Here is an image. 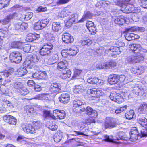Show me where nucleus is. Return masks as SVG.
I'll return each instance as SVG.
<instances>
[{"label":"nucleus","instance_id":"obj_1","mask_svg":"<svg viewBox=\"0 0 147 147\" xmlns=\"http://www.w3.org/2000/svg\"><path fill=\"white\" fill-rule=\"evenodd\" d=\"M141 47H129V49L132 52L137 53L135 56L132 55L129 56L127 58L126 61L127 63H133L134 62L137 63L142 61L144 59V56L140 53H139L141 49Z\"/></svg>","mask_w":147,"mask_h":147},{"label":"nucleus","instance_id":"obj_2","mask_svg":"<svg viewBox=\"0 0 147 147\" xmlns=\"http://www.w3.org/2000/svg\"><path fill=\"white\" fill-rule=\"evenodd\" d=\"M86 107V105L84 102H82L79 99L74 100L73 102V108L75 111L84 112Z\"/></svg>","mask_w":147,"mask_h":147},{"label":"nucleus","instance_id":"obj_3","mask_svg":"<svg viewBox=\"0 0 147 147\" xmlns=\"http://www.w3.org/2000/svg\"><path fill=\"white\" fill-rule=\"evenodd\" d=\"M119 5V6L121 7V11L124 13H129L131 12L137 13L136 9L134 5H133L127 3L126 5V3H122Z\"/></svg>","mask_w":147,"mask_h":147},{"label":"nucleus","instance_id":"obj_4","mask_svg":"<svg viewBox=\"0 0 147 147\" xmlns=\"http://www.w3.org/2000/svg\"><path fill=\"white\" fill-rule=\"evenodd\" d=\"M116 125L115 118L108 117H106L103 124V129H111L116 127Z\"/></svg>","mask_w":147,"mask_h":147},{"label":"nucleus","instance_id":"obj_5","mask_svg":"<svg viewBox=\"0 0 147 147\" xmlns=\"http://www.w3.org/2000/svg\"><path fill=\"white\" fill-rule=\"evenodd\" d=\"M72 125L75 128L76 127L78 128L80 131H74L75 135H82L87 136V135L84 134L83 132H81L86 127L85 126L86 124L84 123H79L78 122H73L72 123Z\"/></svg>","mask_w":147,"mask_h":147},{"label":"nucleus","instance_id":"obj_6","mask_svg":"<svg viewBox=\"0 0 147 147\" xmlns=\"http://www.w3.org/2000/svg\"><path fill=\"white\" fill-rule=\"evenodd\" d=\"M40 59V57L39 55H30L26 58V64L28 66H30V67L32 66V63L37 62Z\"/></svg>","mask_w":147,"mask_h":147},{"label":"nucleus","instance_id":"obj_7","mask_svg":"<svg viewBox=\"0 0 147 147\" xmlns=\"http://www.w3.org/2000/svg\"><path fill=\"white\" fill-rule=\"evenodd\" d=\"M49 21V20L48 19L38 21L35 23L34 26V29L36 30H39L42 29L47 26Z\"/></svg>","mask_w":147,"mask_h":147},{"label":"nucleus","instance_id":"obj_8","mask_svg":"<svg viewBox=\"0 0 147 147\" xmlns=\"http://www.w3.org/2000/svg\"><path fill=\"white\" fill-rule=\"evenodd\" d=\"M9 58L12 62L19 63L22 60V55L18 52H13L10 54Z\"/></svg>","mask_w":147,"mask_h":147},{"label":"nucleus","instance_id":"obj_9","mask_svg":"<svg viewBox=\"0 0 147 147\" xmlns=\"http://www.w3.org/2000/svg\"><path fill=\"white\" fill-rule=\"evenodd\" d=\"M136 94L142 96L146 92V88L142 84H138L134 90Z\"/></svg>","mask_w":147,"mask_h":147},{"label":"nucleus","instance_id":"obj_10","mask_svg":"<svg viewBox=\"0 0 147 147\" xmlns=\"http://www.w3.org/2000/svg\"><path fill=\"white\" fill-rule=\"evenodd\" d=\"M65 113L64 110H55L53 111V118L63 119L65 116Z\"/></svg>","mask_w":147,"mask_h":147},{"label":"nucleus","instance_id":"obj_11","mask_svg":"<svg viewBox=\"0 0 147 147\" xmlns=\"http://www.w3.org/2000/svg\"><path fill=\"white\" fill-rule=\"evenodd\" d=\"M3 119L4 121L10 125H15L17 123V119L13 116L7 115L3 116Z\"/></svg>","mask_w":147,"mask_h":147},{"label":"nucleus","instance_id":"obj_12","mask_svg":"<svg viewBox=\"0 0 147 147\" xmlns=\"http://www.w3.org/2000/svg\"><path fill=\"white\" fill-rule=\"evenodd\" d=\"M60 102L63 104L68 103L70 99L69 94L66 92L63 93L59 97Z\"/></svg>","mask_w":147,"mask_h":147},{"label":"nucleus","instance_id":"obj_13","mask_svg":"<svg viewBox=\"0 0 147 147\" xmlns=\"http://www.w3.org/2000/svg\"><path fill=\"white\" fill-rule=\"evenodd\" d=\"M61 88V87L60 84L53 83L51 85L50 90L53 93L57 94L60 92Z\"/></svg>","mask_w":147,"mask_h":147},{"label":"nucleus","instance_id":"obj_14","mask_svg":"<svg viewBox=\"0 0 147 147\" xmlns=\"http://www.w3.org/2000/svg\"><path fill=\"white\" fill-rule=\"evenodd\" d=\"M130 138L129 139L131 141H134L138 139V137L140 134L138 130L136 127L133 128L129 133Z\"/></svg>","mask_w":147,"mask_h":147},{"label":"nucleus","instance_id":"obj_15","mask_svg":"<svg viewBox=\"0 0 147 147\" xmlns=\"http://www.w3.org/2000/svg\"><path fill=\"white\" fill-rule=\"evenodd\" d=\"M84 111H86V114L90 116L91 117H96L98 115L97 112L96 111L94 110L91 107L89 106L85 108Z\"/></svg>","mask_w":147,"mask_h":147},{"label":"nucleus","instance_id":"obj_16","mask_svg":"<svg viewBox=\"0 0 147 147\" xmlns=\"http://www.w3.org/2000/svg\"><path fill=\"white\" fill-rule=\"evenodd\" d=\"M63 41L65 43H69L73 42L74 39L69 33H64L62 36Z\"/></svg>","mask_w":147,"mask_h":147},{"label":"nucleus","instance_id":"obj_17","mask_svg":"<svg viewBox=\"0 0 147 147\" xmlns=\"http://www.w3.org/2000/svg\"><path fill=\"white\" fill-rule=\"evenodd\" d=\"M22 127L23 130L26 133H33L35 132V128L30 125L23 124L22 125Z\"/></svg>","mask_w":147,"mask_h":147},{"label":"nucleus","instance_id":"obj_18","mask_svg":"<svg viewBox=\"0 0 147 147\" xmlns=\"http://www.w3.org/2000/svg\"><path fill=\"white\" fill-rule=\"evenodd\" d=\"M18 16V13L16 12H14L13 13L9 14L2 21V23L3 24H6L10 22L11 20L17 17Z\"/></svg>","mask_w":147,"mask_h":147},{"label":"nucleus","instance_id":"obj_19","mask_svg":"<svg viewBox=\"0 0 147 147\" xmlns=\"http://www.w3.org/2000/svg\"><path fill=\"white\" fill-rule=\"evenodd\" d=\"M78 17V16L76 14H73L70 16L69 17V19L67 21L66 23V25L70 26L74 22H79L78 21L77 18Z\"/></svg>","mask_w":147,"mask_h":147},{"label":"nucleus","instance_id":"obj_20","mask_svg":"<svg viewBox=\"0 0 147 147\" xmlns=\"http://www.w3.org/2000/svg\"><path fill=\"white\" fill-rule=\"evenodd\" d=\"M116 62L111 60L109 62H105L103 63V69H110L115 67L116 65Z\"/></svg>","mask_w":147,"mask_h":147},{"label":"nucleus","instance_id":"obj_21","mask_svg":"<svg viewBox=\"0 0 147 147\" xmlns=\"http://www.w3.org/2000/svg\"><path fill=\"white\" fill-rule=\"evenodd\" d=\"M86 26L89 31L92 32V33L96 32V28L94 25V23L92 21H88L86 23Z\"/></svg>","mask_w":147,"mask_h":147},{"label":"nucleus","instance_id":"obj_22","mask_svg":"<svg viewBox=\"0 0 147 147\" xmlns=\"http://www.w3.org/2000/svg\"><path fill=\"white\" fill-rule=\"evenodd\" d=\"M118 75L111 74L108 78V81L111 84H114L117 83L118 82Z\"/></svg>","mask_w":147,"mask_h":147},{"label":"nucleus","instance_id":"obj_23","mask_svg":"<svg viewBox=\"0 0 147 147\" xmlns=\"http://www.w3.org/2000/svg\"><path fill=\"white\" fill-rule=\"evenodd\" d=\"M39 38V35L38 34L29 33L27 35L26 40L28 42H32Z\"/></svg>","mask_w":147,"mask_h":147},{"label":"nucleus","instance_id":"obj_24","mask_svg":"<svg viewBox=\"0 0 147 147\" xmlns=\"http://www.w3.org/2000/svg\"><path fill=\"white\" fill-rule=\"evenodd\" d=\"M48 48L47 47H42V48L40 50V53L41 55L44 56L48 55L50 52V50L53 49V47H50Z\"/></svg>","mask_w":147,"mask_h":147},{"label":"nucleus","instance_id":"obj_25","mask_svg":"<svg viewBox=\"0 0 147 147\" xmlns=\"http://www.w3.org/2000/svg\"><path fill=\"white\" fill-rule=\"evenodd\" d=\"M57 65V69L61 71L62 70L66 69L68 65V64L67 61L64 60V61L59 62Z\"/></svg>","mask_w":147,"mask_h":147},{"label":"nucleus","instance_id":"obj_26","mask_svg":"<svg viewBox=\"0 0 147 147\" xmlns=\"http://www.w3.org/2000/svg\"><path fill=\"white\" fill-rule=\"evenodd\" d=\"M92 16H93V15L90 12L86 11L84 13L81 19L79 20L78 22H83L88 19L90 18Z\"/></svg>","mask_w":147,"mask_h":147},{"label":"nucleus","instance_id":"obj_27","mask_svg":"<svg viewBox=\"0 0 147 147\" xmlns=\"http://www.w3.org/2000/svg\"><path fill=\"white\" fill-rule=\"evenodd\" d=\"M63 137V133L60 131H57L53 136L54 141L56 142H59L61 140Z\"/></svg>","mask_w":147,"mask_h":147},{"label":"nucleus","instance_id":"obj_28","mask_svg":"<svg viewBox=\"0 0 147 147\" xmlns=\"http://www.w3.org/2000/svg\"><path fill=\"white\" fill-rule=\"evenodd\" d=\"M67 51L69 52V54L71 56H74L79 51L78 48L77 47H71L69 49H66Z\"/></svg>","mask_w":147,"mask_h":147},{"label":"nucleus","instance_id":"obj_29","mask_svg":"<svg viewBox=\"0 0 147 147\" xmlns=\"http://www.w3.org/2000/svg\"><path fill=\"white\" fill-rule=\"evenodd\" d=\"M124 133L123 132H120L115 137V138L116 139V140H128L129 138L126 137L124 135Z\"/></svg>","mask_w":147,"mask_h":147},{"label":"nucleus","instance_id":"obj_30","mask_svg":"<svg viewBox=\"0 0 147 147\" xmlns=\"http://www.w3.org/2000/svg\"><path fill=\"white\" fill-rule=\"evenodd\" d=\"M106 51L109 52L111 51L113 52L114 54L115 55H119L120 53V49L118 47H111L110 48L106 49Z\"/></svg>","mask_w":147,"mask_h":147},{"label":"nucleus","instance_id":"obj_31","mask_svg":"<svg viewBox=\"0 0 147 147\" xmlns=\"http://www.w3.org/2000/svg\"><path fill=\"white\" fill-rule=\"evenodd\" d=\"M71 72L70 70L64 71L61 73L60 76L63 79H66L70 78L71 76Z\"/></svg>","mask_w":147,"mask_h":147},{"label":"nucleus","instance_id":"obj_32","mask_svg":"<svg viewBox=\"0 0 147 147\" xmlns=\"http://www.w3.org/2000/svg\"><path fill=\"white\" fill-rule=\"evenodd\" d=\"M28 66H27V68L25 67H20L18 71V75L22 76L25 75L27 73L29 72L28 70Z\"/></svg>","mask_w":147,"mask_h":147},{"label":"nucleus","instance_id":"obj_33","mask_svg":"<svg viewBox=\"0 0 147 147\" xmlns=\"http://www.w3.org/2000/svg\"><path fill=\"white\" fill-rule=\"evenodd\" d=\"M104 138H105L104 140L107 142H112L117 144L120 143V142L116 141V139L113 138V136H109L107 135H104Z\"/></svg>","mask_w":147,"mask_h":147},{"label":"nucleus","instance_id":"obj_34","mask_svg":"<svg viewBox=\"0 0 147 147\" xmlns=\"http://www.w3.org/2000/svg\"><path fill=\"white\" fill-rule=\"evenodd\" d=\"M12 86L16 91L17 92H19L20 89L22 87V84L19 82H16L14 83Z\"/></svg>","mask_w":147,"mask_h":147},{"label":"nucleus","instance_id":"obj_35","mask_svg":"<svg viewBox=\"0 0 147 147\" xmlns=\"http://www.w3.org/2000/svg\"><path fill=\"white\" fill-rule=\"evenodd\" d=\"M61 29V26L59 22H55L52 24V29L55 32H58Z\"/></svg>","mask_w":147,"mask_h":147},{"label":"nucleus","instance_id":"obj_36","mask_svg":"<svg viewBox=\"0 0 147 147\" xmlns=\"http://www.w3.org/2000/svg\"><path fill=\"white\" fill-rule=\"evenodd\" d=\"M137 121L142 127L147 126V119L144 118H138L137 119Z\"/></svg>","mask_w":147,"mask_h":147},{"label":"nucleus","instance_id":"obj_37","mask_svg":"<svg viewBox=\"0 0 147 147\" xmlns=\"http://www.w3.org/2000/svg\"><path fill=\"white\" fill-rule=\"evenodd\" d=\"M127 30L129 32L136 31L144 32L145 30V29L142 27H139L137 26H134L127 29Z\"/></svg>","mask_w":147,"mask_h":147},{"label":"nucleus","instance_id":"obj_38","mask_svg":"<svg viewBox=\"0 0 147 147\" xmlns=\"http://www.w3.org/2000/svg\"><path fill=\"white\" fill-rule=\"evenodd\" d=\"M115 23L119 25H123L124 23L125 22V19L123 17H121L120 16H118L117 18H115L114 20Z\"/></svg>","mask_w":147,"mask_h":147},{"label":"nucleus","instance_id":"obj_39","mask_svg":"<svg viewBox=\"0 0 147 147\" xmlns=\"http://www.w3.org/2000/svg\"><path fill=\"white\" fill-rule=\"evenodd\" d=\"M134 113V111L133 110H131L125 113V116L127 119H131L133 118Z\"/></svg>","mask_w":147,"mask_h":147},{"label":"nucleus","instance_id":"obj_40","mask_svg":"<svg viewBox=\"0 0 147 147\" xmlns=\"http://www.w3.org/2000/svg\"><path fill=\"white\" fill-rule=\"evenodd\" d=\"M87 81L88 83L92 84H96L99 81L98 78L96 77L88 78Z\"/></svg>","mask_w":147,"mask_h":147},{"label":"nucleus","instance_id":"obj_41","mask_svg":"<svg viewBox=\"0 0 147 147\" xmlns=\"http://www.w3.org/2000/svg\"><path fill=\"white\" fill-rule=\"evenodd\" d=\"M70 12L68 10L64 9L61 11L59 12V17H63L64 16H67L69 15Z\"/></svg>","mask_w":147,"mask_h":147},{"label":"nucleus","instance_id":"obj_42","mask_svg":"<svg viewBox=\"0 0 147 147\" xmlns=\"http://www.w3.org/2000/svg\"><path fill=\"white\" fill-rule=\"evenodd\" d=\"M19 92H18L20 93L22 95H25L27 94L29 92V90L26 88L24 87L21 88L20 89Z\"/></svg>","mask_w":147,"mask_h":147},{"label":"nucleus","instance_id":"obj_43","mask_svg":"<svg viewBox=\"0 0 147 147\" xmlns=\"http://www.w3.org/2000/svg\"><path fill=\"white\" fill-rule=\"evenodd\" d=\"M39 79H45L47 78V75L45 71H39Z\"/></svg>","mask_w":147,"mask_h":147},{"label":"nucleus","instance_id":"obj_44","mask_svg":"<svg viewBox=\"0 0 147 147\" xmlns=\"http://www.w3.org/2000/svg\"><path fill=\"white\" fill-rule=\"evenodd\" d=\"M57 59L55 56H51L48 60V63L49 65H52L56 63Z\"/></svg>","mask_w":147,"mask_h":147},{"label":"nucleus","instance_id":"obj_45","mask_svg":"<svg viewBox=\"0 0 147 147\" xmlns=\"http://www.w3.org/2000/svg\"><path fill=\"white\" fill-rule=\"evenodd\" d=\"M48 128L50 130L53 131H55L57 130L58 126L56 125L55 123H51L48 126Z\"/></svg>","mask_w":147,"mask_h":147},{"label":"nucleus","instance_id":"obj_46","mask_svg":"<svg viewBox=\"0 0 147 147\" xmlns=\"http://www.w3.org/2000/svg\"><path fill=\"white\" fill-rule=\"evenodd\" d=\"M123 101V97L120 94H117L115 102L120 103Z\"/></svg>","mask_w":147,"mask_h":147},{"label":"nucleus","instance_id":"obj_47","mask_svg":"<svg viewBox=\"0 0 147 147\" xmlns=\"http://www.w3.org/2000/svg\"><path fill=\"white\" fill-rule=\"evenodd\" d=\"M143 129L140 130V136L141 137L147 136V126Z\"/></svg>","mask_w":147,"mask_h":147},{"label":"nucleus","instance_id":"obj_48","mask_svg":"<svg viewBox=\"0 0 147 147\" xmlns=\"http://www.w3.org/2000/svg\"><path fill=\"white\" fill-rule=\"evenodd\" d=\"M134 35V33H127L126 34L125 37L126 39L128 41H131L133 40V37Z\"/></svg>","mask_w":147,"mask_h":147},{"label":"nucleus","instance_id":"obj_49","mask_svg":"<svg viewBox=\"0 0 147 147\" xmlns=\"http://www.w3.org/2000/svg\"><path fill=\"white\" fill-rule=\"evenodd\" d=\"M45 96L46 94H39L35 96L34 98V99L43 100L45 98Z\"/></svg>","mask_w":147,"mask_h":147},{"label":"nucleus","instance_id":"obj_50","mask_svg":"<svg viewBox=\"0 0 147 147\" xmlns=\"http://www.w3.org/2000/svg\"><path fill=\"white\" fill-rule=\"evenodd\" d=\"M33 16V13L29 12L27 13L25 15L24 19L25 20H28L30 19Z\"/></svg>","mask_w":147,"mask_h":147},{"label":"nucleus","instance_id":"obj_51","mask_svg":"<svg viewBox=\"0 0 147 147\" xmlns=\"http://www.w3.org/2000/svg\"><path fill=\"white\" fill-rule=\"evenodd\" d=\"M82 71L78 69H76L74 71V75L73 76V79L76 78V77L79 76L81 74Z\"/></svg>","mask_w":147,"mask_h":147},{"label":"nucleus","instance_id":"obj_52","mask_svg":"<svg viewBox=\"0 0 147 147\" xmlns=\"http://www.w3.org/2000/svg\"><path fill=\"white\" fill-rule=\"evenodd\" d=\"M92 43V41L89 40H84L82 42V46H85L86 45L89 46Z\"/></svg>","mask_w":147,"mask_h":147},{"label":"nucleus","instance_id":"obj_53","mask_svg":"<svg viewBox=\"0 0 147 147\" xmlns=\"http://www.w3.org/2000/svg\"><path fill=\"white\" fill-rule=\"evenodd\" d=\"M117 94L115 92L111 93L110 95V98L112 101L115 102Z\"/></svg>","mask_w":147,"mask_h":147},{"label":"nucleus","instance_id":"obj_54","mask_svg":"<svg viewBox=\"0 0 147 147\" xmlns=\"http://www.w3.org/2000/svg\"><path fill=\"white\" fill-rule=\"evenodd\" d=\"M43 117L46 118H49L51 117L49 111L45 110L43 111Z\"/></svg>","mask_w":147,"mask_h":147},{"label":"nucleus","instance_id":"obj_55","mask_svg":"<svg viewBox=\"0 0 147 147\" xmlns=\"http://www.w3.org/2000/svg\"><path fill=\"white\" fill-rule=\"evenodd\" d=\"M32 47H24L23 48V51L26 53L31 52L33 51V49H31Z\"/></svg>","mask_w":147,"mask_h":147},{"label":"nucleus","instance_id":"obj_56","mask_svg":"<svg viewBox=\"0 0 147 147\" xmlns=\"http://www.w3.org/2000/svg\"><path fill=\"white\" fill-rule=\"evenodd\" d=\"M20 31H22V30L26 29L28 27V24L27 23L25 22L22 23L21 22L20 24Z\"/></svg>","mask_w":147,"mask_h":147},{"label":"nucleus","instance_id":"obj_57","mask_svg":"<svg viewBox=\"0 0 147 147\" xmlns=\"http://www.w3.org/2000/svg\"><path fill=\"white\" fill-rule=\"evenodd\" d=\"M82 88L80 85H76L74 90V92L76 94L79 93L81 92Z\"/></svg>","mask_w":147,"mask_h":147},{"label":"nucleus","instance_id":"obj_58","mask_svg":"<svg viewBox=\"0 0 147 147\" xmlns=\"http://www.w3.org/2000/svg\"><path fill=\"white\" fill-rule=\"evenodd\" d=\"M70 0H58L57 2V3H55V5L56 4L59 5L62 4H64L67 3Z\"/></svg>","mask_w":147,"mask_h":147},{"label":"nucleus","instance_id":"obj_59","mask_svg":"<svg viewBox=\"0 0 147 147\" xmlns=\"http://www.w3.org/2000/svg\"><path fill=\"white\" fill-rule=\"evenodd\" d=\"M147 108V104L145 103H143V104H141L139 108L138 109L139 111H140L141 113L144 110V107Z\"/></svg>","mask_w":147,"mask_h":147},{"label":"nucleus","instance_id":"obj_60","mask_svg":"<svg viewBox=\"0 0 147 147\" xmlns=\"http://www.w3.org/2000/svg\"><path fill=\"white\" fill-rule=\"evenodd\" d=\"M97 89L95 88L90 89L88 91V92L92 94L91 96H95L97 94L96 92Z\"/></svg>","mask_w":147,"mask_h":147},{"label":"nucleus","instance_id":"obj_61","mask_svg":"<svg viewBox=\"0 0 147 147\" xmlns=\"http://www.w3.org/2000/svg\"><path fill=\"white\" fill-rule=\"evenodd\" d=\"M144 70V68L143 66H140L137 68L138 74H142Z\"/></svg>","mask_w":147,"mask_h":147},{"label":"nucleus","instance_id":"obj_62","mask_svg":"<svg viewBox=\"0 0 147 147\" xmlns=\"http://www.w3.org/2000/svg\"><path fill=\"white\" fill-rule=\"evenodd\" d=\"M27 84L28 85L29 87H34L36 85L35 82L32 80H28L27 82Z\"/></svg>","mask_w":147,"mask_h":147},{"label":"nucleus","instance_id":"obj_63","mask_svg":"<svg viewBox=\"0 0 147 147\" xmlns=\"http://www.w3.org/2000/svg\"><path fill=\"white\" fill-rule=\"evenodd\" d=\"M22 45V43L19 41H14L11 43L12 46H21Z\"/></svg>","mask_w":147,"mask_h":147},{"label":"nucleus","instance_id":"obj_64","mask_svg":"<svg viewBox=\"0 0 147 147\" xmlns=\"http://www.w3.org/2000/svg\"><path fill=\"white\" fill-rule=\"evenodd\" d=\"M27 108L26 112L27 113H33L34 111V109L33 107H29L27 106L26 107Z\"/></svg>","mask_w":147,"mask_h":147}]
</instances>
